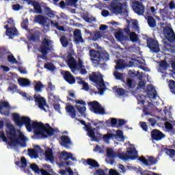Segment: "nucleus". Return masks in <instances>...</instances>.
<instances>
[{
    "label": "nucleus",
    "mask_w": 175,
    "mask_h": 175,
    "mask_svg": "<svg viewBox=\"0 0 175 175\" xmlns=\"http://www.w3.org/2000/svg\"><path fill=\"white\" fill-rule=\"evenodd\" d=\"M15 124L18 126L25 125L27 131H31L33 128L36 135H41L43 137L47 136H53L54 135V130L49 124H43L42 122H34L31 124V118L27 116H20L18 113L13 114Z\"/></svg>",
    "instance_id": "nucleus-1"
},
{
    "label": "nucleus",
    "mask_w": 175,
    "mask_h": 175,
    "mask_svg": "<svg viewBox=\"0 0 175 175\" xmlns=\"http://www.w3.org/2000/svg\"><path fill=\"white\" fill-rule=\"evenodd\" d=\"M7 137L9 140V144L10 146H21V147H26V142L28 140L24 134L18 130L16 132L14 126L13 124L8 123L7 124Z\"/></svg>",
    "instance_id": "nucleus-2"
},
{
    "label": "nucleus",
    "mask_w": 175,
    "mask_h": 175,
    "mask_svg": "<svg viewBox=\"0 0 175 175\" xmlns=\"http://www.w3.org/2000/svg\"><path fill=\"white\" fill-rule=\"evenodd\" d=\"M68 68H70L71 72L75 75H77L79 72L81 75H85L87 70H85L84 65L83 64V60L79 59L78 64L75 57H69L67 60Z\"/></svg>",
    "instance_id": "nucleus-3"
},
{
    "label": "nucleus",
    "mask_w": 175,
    "mask_h": 175,
    "mask_svg": "<svg viewBox=\"0 0 175 175\" xmlns=\"http://www.w3.org/2000/svg\"><path fill=\"white\" fill-rule=\"evenodd\" d=\"M126 2L122 3L120 1H112L108 7V9L113 14H121L126 10Z\"/></svg>",
    "instance_id": "nucleus-4"
},
{
    "label": "nucleus",
    "mask_w": 175,
    "mask_h": 175,
    "mask_svg": "<svg viewBox=\"0 0 175 175\" xmlns=\"http://www.w3.org/2000/svg\"><path fill=\"white\" fill-rule=\"evenodd\" d=\"M89 79L91 81L95 83L96 85L100 87V91L105 88V82H103V79L102 78V75H100V72H92L90 75Z\"/></svg>",
    "instance_id": "nucleus-5"
},
{
    "label": "nucleus",
    "mask_w": 175,
    "mask_h": 175,
    "mask_svg": "<svg viewBox=\"0 0 175 175\" xmlns=\"http://www.w3.org/2000/svg\"><path fill=\"white\" fill-rule=\"evenodd\" d=\"M53 49V42L49 37L45 36L42 40V44L40 47V51L43 55H47V51H51Z\"/></svg>",
    "instance_id": "nucleus-6"
},
{
    "label": "nucleus",
    "mask_w": 175,
    "mask_h": 175,
    "mask_svg": "<svg viewBox=\"0 0 175 175\" xmlns=\"http://www.w3.org/2000/svg\"><path fill=\"white\" fill-rule=\"evenodd\" d=\"M120 159L122 161H128V159H136L137 158V151L135 148H129L126 150V153H121L119 154Z\"/></svg>",
    "instance_id": "nucleus-7"
},
{
    "label": "nucleus",
    "mask_w": 175,
    "mask_h": 175,
    "mask_svg": "<svg viewBox=\"0 0 175 175\" xmlns=\"http://www.w3.org/2000/svg\"><path fill=\"white\" fill-rule=\"evenodd\" d=\"M90 109L93 113L96 114H105V109L102 107V105H100L98 101H93L88 103Z\"/></svg>",
    "instance_id": "nucleus-8"
},
{
    "label": "nucleus",
    "mask_w": 175,
    "mask_h": 175,
    "mask_svg": "<svg viewBox=\"0 0 175 175\" xmlns=\"http://www.w3.org/2000/svg\"><path fill=\"white\" fill-rule=\"evenodd\" d=\"M146 43L148 47L152 51L153 53H159V44L158 43V40L148 38L146 40Z\"/></svg>",
    "instance_id": "nucleus-9"
},
{
    "label": "nucleus",
    "mask_w": 175,
    "mask_h": 175,
    "mask_svg": "<svg viewBox=\"0 0 175 175\" xmlns=\"http://www.w3.org/2000/svg\"><path fill=\"white\" fill-rule=\"evenodd\" d=\"M163 35L169 42L175 41V34L172 27L167 26L163 27Z\"/></svg>",
    "instance_id": "nucleus-10"
},
{
    "label": "nucleus",
    "mask_w": 175,
    "mask_h": 175,
    "mask_svg": "<svg viewBox=\"0 0 175 175\" xmlns=\"http://www.w3.org/2000/svg\"><path fill=\"white\" fill-rule=\"evenodd\" d=\"M133 10L138 16H143L144 14V5L140 1H135L133 5Z\"/></svg>",
    "instance_id": "nucleus-11"
},
{
    "label": "nucleus",
    "mask_w": 175,
    "mask_h": 175,
    "mask_svg": "<svg viewBox=\"0 0 175 175\" xmlns=\"http://www.w3.org/2000/svg\"><path fill=\"white\" fill-rule=\"evenodd\" d=\"M34 98L35 101L37 102L40 109L44 110V111H47V109L49 107H47V104L46 103V100L44 99V98L40 96L34 95Z\"/></svg>",
    "instance_id": "nucleus-12"
},
{
    "label": "nucleus",
    "mask_w": 175,
    "mask_h": 175,
    "mask_svg": "<svg viewBox=\"0 0 175 175\" xmlns=\"http://www.w3.org/2000/svg\"><path fill=\"white\" fill-rule=\"evenodd\" d=\"M90 54L92 58V61H93L94 64H99L101 62L102 60L100 59V51L91 49L90 51Z\"/></svg>",
    "instance_id": "nucleus-13"
},
{
    "label": "nucleus",
    "mask_w": 175,
    "mask_h": 175,
    "mask_svg": "<svg viewBox=\"0 0 175 175\" xmlns=\"http://www.w3.org/2000/svg\"><path fill=\"white\" fill-rule=\"evenodd\" d=\"M61 157L62 158H63V159H65L66 165H67V166H69V165H72V163L70 161H68V159L76 161V158L73 157V154H72L71 153H68V152L66 151L62 152Z\"/></svg>",
    "instance_id": "nucleus-14"
},
{
    "label": "nucleus",
    "mask_w": 175,
    "mask_h": 175,
    "mask_svg": "<svg viewBox=\"0 0 175 175\" xmlns=\"http://www.w3.org/2000/svg\"><path fill=\"white\" fill-rule=\"evenodd\" d=\"M74 40L75 43L80 44V43H84V40L83 39V37L81 36V30L79 29H76L74 31Z\"/></svg>",
    "instance_id": "nucleus-15"
},
{
    "label": "nucleus",
    "mask_w": 175,
    "mask_h": 175,
    "mask_svg": "<svg viewBox=\"0 0 175 175\" xmlns=\"http://www.w3.org/2000/svg\"><path fill=\"white\" fill-rule=\"evenodd\" d=\"M30 167L37 174H40V173H41L42 175H51V174H50V173L47 172V171H46L43 169H40L39 167L38 166V165H36V163L31 164Z\"/></svg>",
    "instance_id": "nucleus-16"
},
{
    "label": "nucleus",
    "mask_w": 175,
    "mask_h": 175,
    "mask_svg": "<svg viewBox=\"0 0 175 175\" xmlns=\"http://www.w3.org/2000/svg\"><path fill=\"white\" fill-rule=\"evenodd\" d=\"M61 146L62 147H66V148H69V146L72 144V141L70 140V138L66 135H62L61 137V142H60Z\"/></svg>",
    "instance_id": "nucleus-17"
},
{
    "label": "nucleus",
    "mask_w": 175,
    "mask_h": 175,
    "mask_svg": "<svg viewBox=\"0 0 175 175\" xmlns=\"http://www.w3.org/2000/svg\"><path fill=\"white\" fill-rule=\"evenodd\" d=\"M64 80L68 81L69 84H75V83H76L75 77H73L69 71H64Z\"/></svg>",
    "instance_id": "nucleus-18"
},
{
    "label": "nucleus",
    "mask_w": 175,
    "mask_h": 175,
    "mask_svg": "<svg viewBox=\"0 0 175 175\" xmlns=\"http://www.w3.org/2000/svg\"><path fill=\"white\" fill-rule=\"evenodd\" d=\"M139 161L146 166H148V162H150L151 165H155V163H157V159L154 157H149L148 160L146 159L144 157H142L139 158Z\"/></svg>",
    "instance_id": "nucleus-19"
},
{
    "label": "nucleus",
    "mask_w": 175,
    "mask_h": 175,
    "mask_svg": "<svg viewBox=\"0 0 175 175\" xmlns=\"http://www.w3.org/2000/svg\"><path fill=\"white\" fill-rule=\"evenodd\" d=\"M66 110L71 118H75V120H77V113H76V109L72 105H67L66 107Z\"/></svg>",
    "instance_id": "nucleus-20"
},
{
    "label": "nucleus",
    "mask_w": 175,
    "mask_h": 175,
    "mask_svg": "<svg viewBox=\"0 0 175 175\" xmlns=\"http://www.w3.org/2000/svg\"><path fill=\"white\" fill-rule=\"evenodd\" d=\"M151 136L152 139H154V140H162V139L165 137V135L159 130H153L151 132Z\"/></svg>",
    "instance_id": "nucleus-21"
},
{
    "label": "nucleus",
    "mask_w": 175,
    "mask_h": 175,
    "mask_svg": "<svg viewBox=\"0 0 175 175\" xmlns=\"http://www.w3.org/2000/svg\"><path fill=\"white\" fill-rule=\"evenodd\" d=\"M33 22L38 23V24H40L41 25H46V24H47V18L42 15H36L34 17Z\"/></svg>",
    "instance_id": "nucleus-22"
},
{
    "label": "nucleus",
    "mask_w": 175,
    "mask_h": 175,
    "mask_svg": "<svg viewBox=\"0 0 175 175\" xmlns=\"http://www.w3.org/2000/svg\"><path fill=\"white\" fill-rule=\"evenodd\" d=\"M86 131H88V135L94 140V142H96L98 140V135L95 136V129H92L91 126H86Z\"/></svg>",
    "instance_id": "nucleus-23"
},
{
    "label": "nucleus",
    "mask_w": 175,
    "mask_h": 175,
    "mask_svg": "<svg viewBox=\"0 0 175 175\" xmlns=\"http://www.w3.org/2000/svg\"><path fill=\"white\" fill-rule=\"evenodd\" d=\"M4 28L7 29L6 35H8V36H10V38H12V36H16L18 33V32L17 31V29L14 27L9 28V25L4 26Z\"/></svg>",
    "instance_id": "nucleus-24"
},
{
    "label": "nucleus",
    "mask_w": 175,
    "mask_h": 175,
    "mask_svg": "<svg viewBox=\"0 0 175 175\" xmlns=\"http://www.w3.org/2000/svg\"><path fill=\"white\" fill-rule=\"evenodd\" d=\"M147 95L149 96V98H151L152 99L153 98H155L157 96V90H155V88L152 86V85H149L147 87Z\"/></svg>",
    "instance_id": "nucleus-25"
},
{
    "label": "nucleus",
    "mask_w": 175,
    "mask_h": 175,
    "mask_svg": "<svg viewBox=\"0 0 175 175\" xmlns=\"http://www.w3.org/2000/svg\"><path fill=\"white\" fill-rule=\"evenodd\" d=\"M107 155L111 159H113L117 158V157L120 158V155H121V153L116 152L112 148H107Z\"/></svg>",
    "instance_id": "nucleus-26"
},
{
    "label": "nucleus",
    "mask_w": 175,
    "mask_h": 175,
    "mask_svg": "<svg viewBox=\"0 0 175 175\" xmlns=\"http://www.w3.org/2000/svg\"><path fill=\"white\" fill-rule=\"evenodd\" d=\"M100 59H103V61H109V59H110V55L106 51L101 49L100 51Z\"/></svg>",
    "instance_id": "nucleus-27"
},
{
    "label": "nucleus",
    "mask_w": 175,
    "mask_h": 175,
    "mask_svg": "<svg viewBox=\"0 0 175 175\" xmlns=\"http://www.w3.org/2000/svg\"><path fill=\"white\" fill-rule=\"evenodd\" d=\"M18 83H19L20 85L22 87H29V85H31V81L25 78H20L18 80Z\"/></svg>",
    "instance_id": "nucleus-28"
},
{
    "label": "nucleus",
    "mask_w": 175,
    "mask_h": 175,
    "mask_svg": "<svg viewBox=\"0 0 175 175\" xmlns=\"http://www.w3.org/2000/svg\"><path fill=\"white\" fill-rule=\"evenodd\" d=\"M45 156L46 158H47V159L50 161V162H53V161H54V157L53 156V150L51 148H49L45 151Z\"/></svg>",
    "instance_id": "nucleus-29"
},
{
    "label": "nucleus",
    "mask_w": 175,
    "mask_h": 175,
    "mask_svg": "<svg viewBox=\"0 0 175 175\" xmlns=\"http://www.w3.org/2000/svg\"><path fill=\"white\" fill-rule=\"evenodd\" d=\"M146 20L148 21V24L149 27H151V28H155L157 23H155V19H154L152 16H148L146 18Z\"/></svg>",
    "instance_id": "nucleus-30"
},
{
    "label": "nucleus",
    "mask_w": 175,
    "mask_h": 175,
    "mask_svg": "<svg viewBox=\"0 0 175 175\" xmlns=\"http://www.w3.org/2000/svg\"><path fill=\"white\" fill-rule=\"evenodd\" d=\"M103 36V32L102 31H96L94 33V35L92 36V40L94 42H96V40H99Z\"/></svg>",
    "instance_id": "nucleus-31"
},
{
    "label": "nucleus",
    "mask_w": 175,
    "mask_h": 175,
    "mask_svg": "<svg viewBox=\"0 0 175 175\" xmlns=\"http://www.w3.org/2000/svg\"><path fill=\"white\" fill-rule=\"evenodd\" d=\"M28 153L29 157L34 159H36V158H39V155L38 154L36 150H35L34 149H29Z\"/></svg>",
    "instance_id": "nucleus-32"
},
{
    "label": "nucleus",
    "mask_w": 175,
    "mask_h": 175,
    "mask_svg": "<svg viewBox=\"0 0 175 175\" xmlns=\"http://www.w3.org/2000/svg\"><path fill=\"white\" fill-rule=\"evenodd\" d=\"M51 25H53L55 28H57L58 31H65V27L64 26H59L57 22H55L54 21H51Z\"/></svg>",
    "instance_id": "nucleus-33"
},
{
    "label": "nucleus",
    "mask_w": 175,
    "mask_h": 175,
    "mask_svg": "<svg viewBox=\"0 0 175 175\" xmlns=\"http://www.w3.org/2000/svg\"><path fill=\"white\" fill-rule=\"evenodd\" d=\"M60 42L63 46V47H68V44H69V41L68 40V38L65 36H62L60 38Z\"/></svg>",
    "instance_id": "nucleus-34"
},
{
    "label": "nucleus",
    "mask_w": 175,
    "mask_h": 175,
    "mask_svg": "<svg viewBox=\"0 0 175 175\" xmlns=\"http://www.w3.org/2000/svg\"><path fill=\"white\" fill-rule=\"evenodd\" d=\"M125 68V62L122 60L116 61V69H124Z\"/></svg>",
    "instance_id": "nucleus-35"
},
{
    "label": "nucleus",
    "mask_w": 175,
    "mask_h": 175,
    "mask_svg": "<svg viewBox=\"0 0 175 175\" xmlns=\"http://www.w3.org/2000/svg\"><path fill=\"white\" fill-rule=\"evenodd\" d=\"M87 163L90 166H92L93 167H98V166H99V164H98V162H96V161L92 159H87Z\"/></svg>",
    "instance_id": "nucleus-36"
},
{
    "label": "nucleus",
    "mask_w": 175,
    "mask_h": 175,
    "mask_svg": "<svg viewBox=\"0 0 175 175\" xmlns=\"http://www.w3.org/2000/svg\"><path fill=\"white\" fill-rule=\"evenodd\" d=\"M130 39L131 42L133 43H136V42H139V37L135 32H131L130 33Z\"/></svg>",
    "instance_id": "nucleus-37"
},
{
    "label": "nucleus",
    "mask_w": 175,
    "mask_h": 175,
    "mask_svg": "<svg viewBox=\"0 0 175 175\" xmlns=\"http://www.w3.org/2000/svg\"><path fill=\"white\" fill-rule=\"evenodd\" d=\"M35 90L37 92H42V88H43V84H42V82H35Z\"/></svg>",
    "instance_id": "nucleus-38"
},
{
    "label": "nucleus",
    "mask_w": 175,
    "mask_h": 175,
    "mask_svg": "<svg viewBox=\"0 0 175 175\" xmlns=\"http://www.w3.org/2000/svg\"><path fill=\"white\" fill-rule=\"evenodd\" d=\"M44 12L46 16H49V17H53V16H54V12H53V10H51V9L49 7L44 8Z\"/></svg>",
    "instance_id": "nucleus-39"
},
{
    "label": "nucleus",
    "mask_w": 175,
    "mask_h": 175,
    "mask_svg": "<svg viewBox=\"0 0 175 175\" xmlns=\"http://www.w3.org/2000/svg\"><path fill=\"white\" fill-rule=\"evenodd\" d=\"M126 85L129 87V88H135V87H136V84H135V82H133V81H132L131 79H127Z\"/></svg>",
    "instance_id": "nucleus-40"
},
{
    "label": "nucleus",
    "mask_w": 175,
    "mask_h": 175,
    "mask_svg": "<svg viewBox=\"0 0 175 175\" xmlns=\"http://www.w3.org/2000/svg\"><path fill=\"white\" fill-rule=\"evenodd\" d=\"M77 110L79 111V113H80L81 114H84L85 113V111L87 110V109L85 108V107H84V105H77Z\"/></svg>",
    "instance_id": "nucleus-41"
},
{
    "label": "nucleus",
    "mask_w": 175,
    "mask_h": 175,
    "mask_svg": "<svg viewBox=\"0 0 175 175\" xmlns=\"http://www.w3.org/2000/svg\"><path fill=\"white\" fill-rule=\"evenodd\" d=\"M169 87L172 94H175V81L173 80L170 81Z\"/></svg>",
    "instance_id": "nucleus-42"
},
{
    "label": "nucleus",
    "mask_w": 175,
    "mask_h": 175,
    "mask_svg": "<svg viewBox=\"0 0 175 175\" xmlns=\"http://www.w3.org/2000/svg\"><path fill=\"white\" fill-rule=\"evenodd\" d=\"M79 0H66V6H74Z\"/></svg>",
    "instance_id": "nucleus-43"
},
{
    "label": "nucleus",
    "mask_w": 175,
    "mask_h": 175,
    "mask_svg": "<svg viewBox=\"0 0 175 175\" xmlns=\"http://www.w3.org/2000/svg\"><path fill=\"white\" fill-rule=\"evenodd\" d=\"M116 94L119 95V96H124V94H126V92L122 88H118L116 90Z\"/></svg>",
    "instance_id": "nucleus-44"
},
{
    "label": "nucleus",
    "mask_w": 175,
    "mask_h": 175,
    "mask_svg": "<svg viewBox=\"0 0 175 175\" xmlns=\"http://www.w3.org/2000/svg\"><path fill=\"white\" fill-rule=\"evenodd\" d=\"M0 107L1 109H2V107H5V109H7L8 110H9V109H10V105H9L8 102L2 101L1 103Z\"/></svg>",
    "instance_id": "nucleus-45"
},
{
    "label": "nucleus",
    "mask_w": 175,
    "mask_h": 175,
    "mask_svg": "<svg viewBox=\"0 0 175 175\" xmlns=\"http://www.w3.org/2000/svg\"><path fill=\"white\" fill-rule=\"evenodd\" d=\"M113 136H114V135H113V134L104 135L103 139H104L105 142H106V143H109V140H110V139H111Z\"/></svg>",
    "instance_id": "nucleus-46"
},
{
    "label": "nucleus",
    "mask_w": 175,
    "mask_h": 175,
    "mask_svg": "<svg viewBox=\"0 0 175 175\" xmlns=\"http://www.w3.org/2000/svg\"><path fill=\"white\" fill-rule=\"evenodd\" d=\"M8 59L11 64H17V59L14 58V56L10 55L8 56Z\"/></svg>",
    "instance_id": "nucleus-47"
},
{
    "label": "nucleus",
    "mask_w": 175,
    "mask_h": 175,
    "mask_svg": "<svg viewBox=\"0 0 175 175\" xmlns=\"http://www.w3.org/2000/svg\"><path fill=\"white\" fill-rule=\"evenodd\" d=\"M159 68L161 70H165V69H166V68H167V64L166 63V62L163 61L159 64Z\"/></svg>",
    "instance_id": "nucleus-48"
},
{
    "label": "nucleus",
    "mask_w": 175,
    "mask_h": 175,
    "mask_svg": "<svg viewBox=\"0 0 175 175\" xmlns=\"http://www.w3.org/2000/svg\"><path fill=\"white\" fill-rule=\"evenodd\" d=\"M44 68L49 70H54V64L52 63H47L44 65Z\"/></svg>",
    "instance_id": "nucleus-49"
},
{
    "label": "nucleus",
    "mask_w": 175,
    "mask_h": 175,
    "mask_svg": "<svg viewBox=\"0 0 175 175\" xmlns=\"http://www.w3.org/2000/svg\"><path fill=\"white\" fill-rule=\"evenodd\" d=\"M116 38L118 40H122L124 39V35L122 31H119L116 34Z\"/></svg>",
    "instance_id": "nucleus-50"
},
{
    "label": "nucleus",
    "mask_w": 175,
    "mask_h": 175,
    "mask_svg": "<svg viewBox=\"0 0 175 175\" xmlns=\"http://www.w3.org/2000/svg\"><path fill=\"white\" fill-rule=\"evenodd\" d=\"M113 76L116 77V79H118L119 80H121V79H122V74L118 72V71H115L113 72Z\"/></svg>",
    "instance_id": "nucleus-51"
},
{
    "label": "nucleus",
    "mask_w": 175,
    "mask_h": 175,
    "mask_svg": "<svg viewBox=\"0 0 175 175\" xmlns=\"http://www.w3.org/2000/svg\"><path fill=\"white\" fill-rule=\"evenodd\" d=\"M167 155H170V157H173V155L175 154L174 149H167L166 150Z\"/></svg>",
    "instance_id": "nucleus-52"
},
{
    "label": "nucleus",
    "mask_w": 175,
    "mask_h": 175,
    "mask_svg": "<svg viewBox=\"0 0 175 175\" xmlns=\"http://www.w3.org/2000/svg\"><path fill=\"white\" fill-rule=\"evenodd\" d=\"M149 12L150 14H152V16H155V14H157V9L155 8V7H150Z\"/></svg>",
    "instance_id": "nucleus-53"
},
{
    "label": "nucleus",
    "mask_w": 175,
    "mask_h": 175,
    "mask_svg": "<svg viewBox=\"0 0 175 175\" xmlns=\"http://www.w3.org/2000/svg\"><path fill=\"white\" fill-rule=\"evenodd\" d=\"M116 135L118 136V138L120 139V140H124V135H122V132L121 131H116Z\"/></svg>",
    "instance_id": "nucleus-54"
},
{
    "label": "nucleus",
    "mask_w": 175,
    "mask_h": 175,
    "mask_svg": "<svg viewBox=\"0 0 175 175\" xmlns=\"http://www.w3.org/2000/svg\"><path fill=\"white\" fill-rule=\"evenodd\" d=\"M21 162L22 163L23 167H27V159H25V157H22L21 159Z\"/></svg>",
    "instance_id": "nucleus-55"
},
{
    "label": "nucleus",
    "mask_w": 175,
    "mask_h": 175,
    "mask_svg": "<svg viewBox=\"0 0 175 175\" xmlns=\"http://www.w3.org/2000/svg\"><path fill=\"white\" fill-rule=\"evenodd\" d=\"M102 16L104 17H107V16H110V12L107 10H103L101 12Z\"/></svg>",
    "instance_id": "nucleus-56"
},
{
    "label": "nucleus",
    "mask_w": 175,
    "mask_h": 175,
    "mask_svg": "<svg viewBox=\"0 0 175 175\" xmlns=\"http://www.w3.org/2000/svg\"><path fill=\"white\" fill-rule=\"evenodd\" d=\"M109 175H120V173L113 169H111L109 172Z\"/></svg>",
    "instance_id": "nucleus-57"
},
{
    "label": "nucleus",
    "mask_w": 175,
    "mask_h": 175,
    "mask_svg": "<svg viewBox=\"0 0 175 175\" xmlns=\"http://www.w3.org/2000/svg\"><path fill=\"white\" fill-rule=\"evenodd\" d=\"M165 126L167 129H173V125H172L169 122H166L165 123Z\"/></svg>",
    "instance_id": "nucleus-58"
},
{
    "label": "nucleus",
    "mask_w": 175,
    "mask_h": 175,
    "mask_svg": "<svg viewBox=\"0 0 175 175\" xmlns=\"http://www.w3.org/2000/svg\"><path fill=\"white\" fill-rule=\"evenodd\" d=\"M141 127L144 131H147V124L144 122H140Z\"/></svg>",
    "instance_id": "nucleus-59"
},
{
    "label": "nucleus",
    "mask_w": 175,
    "mask_h": 175,
    "mask_svg": "<svg viewBox=\"0 0 175 175\" xmlns=\"http://www.w3.org/2000/svg\"><path fill=\"white\" fill-rule=\"evenodd\" d=\"M118 126H122L125 125V121L122 119H120L118 121Z\"/></svg>",
    "instance_id": "nucleus-60"
},
{
    "label": "nucleus",
    "mask_w": 175,
    "mask_h": 175,
    "mask_svg": "<svg viewBox=\"0 0 175 175\" xmlns=\"http://www.w3.org/2000/svg\"><path fill=\"white\" fill-rule=\"evenodd\" d=\"M0 139H2L3 142H8V139L2 132H0Z\"/></svg>",
    "instance_id": "nucleus-61"
},
{
    "label": "nucleus",
    "mask_w": 175,
    "mask_h": 175,
    "mask_svg": "<svg viewBox=\"0 0 175 175\" xmlns=\"http://www.w3.org/2000/svg\"><path fill=\"white\" fill-rule=\"evenodd\" d=\"M14 10H20L21 9V5L20 4H15L12 5Z\"/></svg>",
    "instance_id": "nucleus-62"
},
{
    "label": "nucleus",
    "mask_w": 175,
    "mask_h": 175,
    "mask_svg": "<svg viewBox=\"0 0 175 175\" xmlns=\"http://www.w3.org/2000/svg\"><path fill=\"white\" fill-rule=\"evenodd\" d=\"M100 31H106L107 29V25H101L99 27Z\"/></svg>",
    "instance_id": "nucleus-63"
},
{
    "label": "nucleus",
    "mask_w": 175,
    "mask_h": 175,
    "mask_svg": "<svg viewBox=\"0 0 175 175\" xmlns=\"http://www.w3.org/2000/svg\"><path fill=\"white\" fill-rule=\"evenodd\" d=\"M33 150H35V151H36L37 153L42 152V148H40V146H36Z\"/></svg>",
    "instance_id": "nucleus-64"
}]
</instances>
